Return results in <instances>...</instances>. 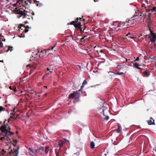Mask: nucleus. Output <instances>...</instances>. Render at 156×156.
<instances>
[{"instance_id": "nucleus-1", "label": "nucleus", "mask_w": 156, "mask_h": 156, "mask_svg": "<svg viewBox=\"0 0 156 156\" xmlns=\"http://www.w3.org/2000/svg\"><path fill=\"white\" fill-rule=\"evenodd\" d=\"M27 4L28 3L27 2L25 1V3L23 5L22 7L17 10L16 11L17 14L20 15L19 17H22L26 23H28L29 20H30L31 18L33 19V17L31 16V13L30 12Z\"/></svg>"}, {"instance_id": "nucleus-2", "label": "nucleus", "mask_w": 156, "mask_h": 156, "mask_svg": "<svg viewBox=\"0 0 156 156\" xmlns=\"http://www.w3.org/2000/svg\"><path fill=\"white\" fill-rule=\"evenodd\" d=\"M109 106L106 105L105 106H102L100 108L98 111V113L101 117L106 120H108L109 117L108 114L109 113Z\"/></svg>"}, {"instance_id": "nucleus-3", "label": "nucleus", "mask_w": 156, "mask_h": 156, "mask_svg": "<svg viewBox=\"0 0 156 156\" xmlns=\"http://www.w3.org/2000/svg\"><path fill=\"white\" fill-rule=\"evenodd\" d=\"M139 18V15H138L137 14H135L134 16H133L130 19H127L126 21L123 23V24L122 25V26H123L124 25L126 24H127V25H129L131 24H132L133 23L134 20L135 19H138ZM122 24L123 23H122Z\"/></svg>"}, {"instance_id": "nucleus-4", "label": "nucleus", "mask_w": 156, "mask_h": 156, "mask_svg": "<svg viewBox=\"0 0 156 156\" xmlns=\"http://www.w3.org/2000/svg\"><path fill=\"white\" fill-rule=\"evenodd\" d=\"M6 128V126L5 125H3L0 127V129L1 132L5 134L7 137L10 136L14 134L13 132L7 130Z\"/></svg>"}, {"instance_id": "nucleus-5", "label": "nucleus", "mask_w": 156, "mask_h": 156, "mask_svg": "<svg viewBox=\"0 0 156 156\" xmlns=\"http://www.w3.org/2000/svg\"><path fill=\"white\" fill-rule=\"evenodd\" d=\"M80 96V94H78V91H76L71 94L69 96V98L70 99L73 98H76Z\"/></svg>"}, {"instance_id": "nucleus-6", "label": "nucleus", "mask_w": 156, "mask_h": 156, "mask_svg": "<svg viewBox=\"0 0 156 156\" xmlns=\"http://www.w3.org/2000/svg\"><path fill=\"white\" fill-rule=\"evenodd\" d=\"M29 28L28 27H21L19 28V29H18V30L19 32L21 34L23 33L25 31V32L27 33L28 31V30L27 29V28Z\"/></svg>"}, {"instance_id": "nucleus-7", "label": "nucleus", "mask_w": 156, "mask_h": 156, "mask_svg": "<svg viewBox=\"0 0 156 156\" xmlns=\"http://www.w3.org/2000/svg\"><path fill=\"white\" fill-rule=\"evenodd\" d=\"M79 18H77L75 21H73L71 22V24L74 25L76 27H79L81 25V23L80 22L76 23L78 22Z\"/></svg>"}, {"instance_id": "nucleus-8", "label": "nucleus", "mask_w": 156, "mask_h": 156, "mask_svg": "<svg viewBox=\"0 0 156 156\" xmlns=\"http://www.w3.org/2000/svg\"><path fill=\"white\" fill-rule=\"evenodd\" d=\"M151 41L153 42H154L156 41V35L155 33L154 34H152V35H150V36L149 37Z\"/></svg>"}, {"instance_id": "nucleus-9", "label": "nucleus", "mask_w": 156, "mask_h": 156, "mask_svg": "<svg viewBox=\"0 0 156 156\" xmlns=\"http://www.w3.org/2000/svg\"><path fill=\"white\" fill-rule=\"evenodd\" d=\"M29 153L30 155L34 156L37 153V150H34L33 148H30L29 149Z\"/></svg>"}, {"instance_id": "nucleus-10", "label": "nucleus", "mask_w": 156, "mask_h": 156, "mask_svg": "<svg viewBox=\"0 0 156 156\" xmlns=\"http://www.w3.org/2000/svg\"><path fill=\"white\" fill-rule=\"evenodd\" d=\"M126 66L125 65L123 64L122 63H120L119 65H118V69L119 70H122V71H124V69L126 68Z\"/></svg>"}, {"instance_id": "nucleus-11", "label": "nucleus", "mask_w": 156, "mask_h": 156, "mask_svg": "<svg viewBox=\"0 0 156 156\" xmlns=\"http://www.w3.org/2000/svg\"><path fill=\"white\" fill-rule=\"evenodd\" d=\"M5 39L4 38L3 36H0V49H2L3 47V44L2 42L5 41Z\"/></svg>"}, {"instance_id": "nucleus-12", "label": "nucleus", "mask_w": 156, "mask_h": 156, "mask_svg": "<svg viewBox=\"0 0 156 156\" xmlns=\"http://www.w3.org/2000/svg\"><path fill=\"white\" fill-rule=\"evenodd\" d=\"M147 123L149 125H155L154 120L151 117L150 119L147 121Z\"/></svg>"}, {"instance_id": "nucleus-13", "label": "nucleus", "mask_w": 156, "mask_h": 156, "mask_svg": "<svg viewBox=\"0 0 156 156\" xmlns=\"http://www.w3.org/2000/svg\"><path fill=\"white\" fill-rule=\"evenodd\" d=\"M5 50L6 52H8L9 51L11 52L13 50L12 47L9 46H6L5 48Z\"/></svg>"}, {"instance_id": "nucleus-14", "label": "nucleus", "mask_w": 156, "mask_h": 156, "mask_svg": "<svg viewBox=\"0 0 156 156\" xmlns=\"http://www.w3.org/2000/svg\"><path fill=\"white\" fill-rule=\"evenodd\" d=\"M44 148L43 147H41L37 150V153L42 154L43 153Z\"/></svg>"}, {"instance_id": "nucleus-15", "label": "nucleus", "mask_w": 156, "mask_h": 156, "mask_svg": "<svg viewBox=\"0 0 156 156\" xmlns=\"http://www.w3.org/2000/svg\"><path fill=\"white\" fill-rule=\"evenodd\" d=\"M146 11L149 12L151 13L154 12H156V7H154L152 9H150L149 10H148L147 9H146Z\"/></svg>"}, {"instance_id": "nucleus-16", "label": "nucleus", "mask_w": 156, "mask_h": 156, "mask_svg": "<svg viewBox=\"0 0 156 156\" xmlns=\"http://www.w3.org/2000/svg\"><path fill=\"white\" fill-rule=\"evenodd\" d=\"M19 149V148H18V149L17 150L15 149L14 151V152H12L13 154V155L14 156H18L19 154V151L18 150Z\"/></svg>"}, {"instance_id": "nucleus-17", "label": "nucleus", "mask_w": 156, "mask_h": 156, "mask_svg": "<svg viewBox=\"0 0 156 156\" xmlns=\"http://www.w3.org/2000/svg\"><path fill=\"white\" fill-rule=\"evenodd\" d=\"M134 66L135 67L138 69H141V68L139 67V66H141L137 62L135 63L134 64Z\"/></svg>"}, {"instance_id": "nucleus-18", "label": "nucleus", "mask_w": 156, "mask_h": 156, "mask_svg": "<svg viewBox=\"0 0 156 156\" xmlns=\"http://www.w3.org/2000/svg\"><path fill=\"white\" fill-rule=\"evenodd\" d=\"M143 74L144 75V76H148L150 74V73L149 72L144 71L143 72Z\"/></svg>"}, {"instance_id": "nucleus-19", "label": "nucleus", "mask_w": 156, "mask_h": 156, "mask_svg": "<svg viewBox=\"0 0 156 156\" xmlns=\"http://www.w3.org/2000/svg\"><path fill=\"white\" fill-rule=\"evenodd\" d=\"M95 144L94 141H92L90 143V148L92 149H93L95 147Z\"/></svg>"}, {"instance_id": "nucleus-20", "label": "nucleus", "mask_w": 156, "mask_h": 156, "mask_svg": "<svg viewBox=\"0 0 156 156\" xmlns=\"http://www.w3.org/2000/svg\"><path fill=\"white\" fill-rule=\"evenodd\" d=\"M118 59H119L120 61V62H122L123 63H124L126 61H125L126 58H123V57L119 58L118 57Z\"/></svg>"}, {"instance_id": "nucleus-21", "label": "nucleus", "mask_w": 156, "mask_h": 156, "mask_svg": "<svg viewBox=\"0 0 156 156\" xmlns=\"http://www.w3.org/2000/svg\"><path fill=\"white\" fill-rule=\"evenodd\" d=\"M58 145L60 149L63 146V145L64 144V143L62 141H61V140L59 141L58 142Z\"/></svg>"}, {"instance_id": "nucleus-22", "label": "nucleus", "mask_w": 156, "mask_h": 156, "mask_svg": "<svg viewBox=\"0 0 156 156\" xmlns=\"http://www.w3.org/2000/svg\"><path fill=\"white\" fill-rule=\"evenodd\" d=\"M115 45L114 46V45H113L112 46V47L111 49V51L112 52L115 51L117 50V47H115Z\"/></svg>"}, {"instance_id": "nucleus-23", "label": "nucleus", "mask_w": 156, "mask_h": 156, "mask_svg": "<svg viewBox=\"0 0 156 156\" xmlns=\"http://www.w3.org/2000/svg\"><path fill=\"white\" fill-rule=\"evenodd\" d=\"M118 51H119L121 52H122L124 51V49L122 47L118 46ZM118 52L119 51H118Z\"/></svg>"}, {"instance_id": "nucleus-24", "label": "nucleus", "mask_w": 156, "mask_h": 156, "mask_svg": "<svg viewBox=\"0 0 156 156\" xmlns=\"http://www.w3.org/2000/svg\"><path fill=\"white\" fill-rule=\"evenodd\" d=\"M118 125L119 124L118 123V133H120L121 131L122 128Z\"/></svg>"}, {"instance_id": "nucleus-25", "label": "nucleus", "mask_w": 156, "mask_h": 156, "mask_svg": "<svg viewBox=\"0 0 156 156\" xmlns=\"http://www.w3.org/2000/svg\"><path fill=\"white\" fill-rule=\"evenodd\" d=\"M48 147H49L48 146L46 147H45V152L46 154H48L49 151Z\"/></svg>"}, {"instance_id": "nucleus-26", "label": "nucleus", "mask_w": 156, "mask_h": 156, "mask_svg": "<svg viewBox=\"0 0 156 156\" xmlns=\"http://www.w3.org/2000/svg\"><path fill=\"white\" fill-rule=\"evenodd\" d=\"M148 12V18H147L149 20L151 21V15L152 13L149 12Z\"/></svg>"}, {"instance_id": "nucleus-27", "label": "nucleus", "mask_w": 156, "mask_h": 156, "mask_svg": "<svg viewBox=\"0 0 156 156\" xmlns=\"http://www.w3.org/2000/svg\"><path fill=\"white\" fill-rule=\"evenodd\" d=\"M117 27H119L118 29V30H121V32L122 30H123L124 29V28L123 27H122L121 28H120V27L119 25H118Z\"/></svg>"}, {"instance_id": "nucleus-28", "label": "nucleus", "mask_w": 156, "mask_h": 156, "mask_svg": "<svg viewBox=\"0 0 156 156\" xmlns=\"http://www.w3.org/2000/svg\"><path fill=\"white\" fill-rule=\"evenodd\" d=\"M137 14L138 15H139V18H138V19L139 18L140 19H141V18H142V17H143V16H142V15L141 14H139L137 12H136V14Z\"/></svg>"}, {"instance_id": "nucleus-29", "label": "nucleus", "mask_w": 156, "mask_h": 156, "mask_svg": "<svg viewBox=\"0 0 156 156\" xmlns=\"http://www.w3.org/2000/svg\"><path fill=\"white\" fill-rule=\"evenodd\" d=\"M87 84V82L86 80H84L82 83L83 86H84V85Z\"/></svg>"}, {"instance_id": "nucleus-30", "label": "nucleus", "mask_w": 156, "mask_h": 156, "mask_svg": "<svg viewBox=\"0 0 156 156\" xmlns=\"http://www.w3.org/2000/svg\"><path fill=\"white\" fill-rule=\"evenodd\" d=\"M86 37V36H85L84 37H83L81 38L80 39V41L82 42L84 41L85 40H84V38Z\"/></svg>"}, {"instance_id": "nucleus-31", "label": "nucleus", "mask_w": 156, "mask_h": 156, "mask_svg": "<svg viewBox=\"0 0 156 156\" xmlns=\"http://www.w3.org/2000/svg\"><path fill=\"white\" fill-rule=\"evenodd\" d=\"M54 66L52 65H50V66L48 67L47 68H49V69H54Z\"/></svg>"}, {"instance_id": "nucleus-32", "label": "nucleus", "mask_w": 156, "mask_h": 156, "mask_svg": "<svg viewBox=\"0 0 156 156\" xmlns=\"http://www.w3.org/2000/svg\"><path fill=\"white\" fill-rule=\"evenodd\" d=\"M123 72L124 71H123L122 72H118V75H120L123 74Z\"/></svg>"}, {"instance_id": "nucleus-33", "label": "nucleus", "mask_w": 156, "mask_h": 156, "mask_svg": "<svg viewBox=\"0 0 156 156\" xmlns=\"http://www.w3.org/2000/svg\"><path fill=\"white\" fill-rule=\"evenodd\" d=\"M112 142H113V143L114 145H116V144H117L116 142L115 141H114L113 139H112Z\"/></svg>"}, {"instance_id": "nucleus-34", "label": "nucleus", "mask_w": 156, "mask_h": 156, "mask_svg": "<svg viewBox=\"0 0 156 156\" xmlns=\"http://www.w3.org/2000/svg\"><path fill=\"white\" fill-rule=\"evenodd\" d=\"M83 90V89H81V88H80V89L78 90H77V91H78V94H79V92L81 91L82 92V91Z\"/></svg>"}, {"instance_id": "nucleus-35", "label": "nucleus", "mask_w": 156, "mask_h": 156, "mask_svg": "<svg viewBox=\"0 0 156 156\" xmlns=\"http://www.w3.org/2000/svg\"><path fill=\"white\" fill-rule=\"evenodd\" d=\"M128 35H129L128 34H127V36H128V37H129V38H132V39H134L135 38L134 37H131V36H128Z\"/></svg>"}, {"instance_id": "nucleus-36", "label": "nucleus", "mask_w": 156, "mask_h": 156, "mask_svg": "<svg viewBox=\"0 0 156 156\" xmlns=\"http://www.w3.org/2000/svg\"><path fill=\"white\" fill-rule=\"evenodd\" d=\"M19 2V1H17V2H16V4H13V5L14 6V7H16V6L17 5L16 4L18 3Z\"/></svg>"}, {"instance_id": "nucleus-37", "label": "nucleus", "mask_w": 156, "mask_h": 156, "mask_svg": "<svg viewBox=\"0 0 156 156\" xmlns=\"http://www.w3.org/2000/svg\"><path fill=\"white\" fill-rule=\"evenodd\" d=\"M47 71H53V69H49V68H47Z\"/></svg>"}, {"instance_id": "nucleus-38", "label": "nucleus", "mask_w": 156, "mask_h": 156, "mask_svg": "<svg viewBox=\"0 0 156 156\" xmlns=\"http://www.w3.org/2000/svg\"><path fill=\"white\" fill-rule=\"evenodd\" d=\"M52 71H49V72L48 73H46V75H48V74H49V73H52ZM46 72H47V71H46Z\"/></svg>"}, {"instance_id": "nucleus-39", "label": "nucleus", "mask_w": 156, "mask_h": 156, "mask_svg": "<svg viewBox=\"0 0 156 156\" xmlns=\"http://www.w3.org/2000/svg\"><path fill=\"white\" fill-rule=\"evenodd\" d=\"M12 118H13L12 116L10 117L8 120V122H9L11 120V119Z\"/></svg>"}, {"instance_id": "nucleus-40", "label": "nucleus", "mask_w": 156, "mask_h": 156, "mask_svg": "<svg viewBox=\"0 0 156 156\" xmlns=\"http://www.w3.org/2000/svg\"><path fill=\"white\" fill-rule=\"evenodd\" d=\"M150 34H151L150 35H152V34H154V33L153 32V31L152 30H150Z\"/></svg>"}, {"instance_id": "nucleus-41", "label": "nucleus", "mask_w": 156, "mask_h": 156, "mask_svg": "<svg viewBox=\"0 0 156 156\" xmlns=\"http://www.w3.org/2000/svg\"><path fill=\"white\" fill-rule=\"evenodd\" d=\"M3 110V107L1 106H0V112H1Z\"/></svg>"}, {"instance_id": "nucleus-42", "label": "nucleus", "mask_w": 156, "mask_h": 156, "mask_svg": "<svg viewBox=\"0 0 156 156\" xmlns=\"http://www.w3.org/2000/svg\"><path fill=\"white\" fill-rule=\"evenodd\" d=\"M12 90H13L14 91H16L17 90L16 87H14V88Z\"/></svg>"}, {"instance_id": "nucleus-43", "label": "nucleus", "mask_w": 156, "mask_h": 156, "mask_svg": "<svg viewBox=\"0 0 156 156\" xmlns=\"http://www.w3.org/2000/svg\"><path fill=\"white\" fill-rule=\"evenodd\" d=\"M74 154H77V155H79L80 154V153L79 152H77L76 153H74Z\"/></svg>"}, {"instance_id": "nucleus-44", "label": "nucleus", "mask_w": 156, "mask_h": 156, "mask_svg": "<svg viewBox=\"0 0 156 156\" xmlns=\"http://www.w3.org/2000/svg\"><path fill=\"white\" fill-rule=\"evenodd\" d=\"M139 57H137L135 61H138L139 60Z\"/></svg>"}, {"instance_id": "nucleus-45", "label": "nucleus", "mask_w": 156, "mask_h": 156, "mask_svg": "<svg viewBox=\"0 0 156 156\" xmlns=\"http://www.w3.org/2000/svg\"><path fill=\"white\" fill-rule=\"evenodd\" d=\"M146 12H145V13H144L143 14V15L145 16H146V15H147V13H146L147 12V11H146Z\"/></svg>"}, {"instance_id": "nucleus-46", "label": "nucleus", "mask_w": 156, "mask_h": 156, "mask_svg": "<svg viewBox=\"0 0 156 156\" xmlns=\"http://www.w3.org/2000/svg\"><path fill=\"white\" fill-rule=\"evenodd\" d=\"M130 60V59H127L126 58V62H127L128 61H129Z\"/></svg>"}, {"instance_id": "nucleus-47", "label": "nucleus", "mask_w": 156, "mask_h": 156, "mask_svg": "<svg viewBox=\"0 0 156 156\" xmlns=\"http://www.w3.org/2000/svg\"><path fill=\"white\" fill-rule=\"evenodd\" d=\"M4 139V137H2L0 138V140H3Z\"/></svg>"}, {"instance_id": "nucleus-48", "label": "nucleus", "mask_w": 156, "mask_h": 156, "mask_svg": "<svg viewBox=\"0 0 156 156\" xmlns=\"http://www.w3.org/2000/svg\"><path fill=\"white\" fill-rule=\"evenodd\" d=\"M19 36L20 37H24V36H22V35H19Z\"/></svg>"}, {"instance_id": "nucleus-49", "label": "nucleus", "mask_w": 156, "mask_h": 156, "mask_svg": "<svg viewBox=\"0 0 156 156\" xmlns=\"http://www.w3.org/2000/svg\"><path fill=\"white\" fill-rule=\"evenodd\" d=\"M100 52L101 53H103V51L102 50H100Z\"/></svg>"}, {"instance_id": "nucleus-50", "label": "nucleus", "mask_w": 156, "mask_h": 156, "mask_svg": "<svg viewBox=\"0 0 156 156\" xmlns=\"http://www.w3.org/2000/svg\"><path fill=\"white\" fill-rule=\"evenodd\" d=\"M84 87V86H83V84H82V85L81 86L80 88H81V89H83V88Z\"/></svg>"}, {"instance_id": "nucleus-51", "label": "nucleus", "mask_w": 156, "mask_h": 156, "mask_svg": "<svg viewBox=\"0 0 156 156\" xmlns=\"http://www.w3.org/2000/svg\"><path fill=\"white\" fill-rule=\"evenodd\" d=\"M9 88L11 90L13 89L12 88V87L11 86H10Z\"/></svg>"}, {"instance_id": "nucleus-52", "label": "nucleus", "mask_w": 156, "mask_h": 156, "mask_svg": "<svg viewBox=\"0 0 156 156\" xmlns=\"http://www.w3.org/2000/svg\"><path fill=\"white\" fill-rule=\"evenodd\" d=\"M31 13H32V15H34V13L33 12H32L31 13Z\"/></svg>"}, {"instance_id": "nucleus-53", "label": "nucleus", "mask_w": 156, "mask_h": 156, "mask_svg": "<svg viewBox=\"0 0 156 156\" xmlns=\"http://www.w3.org/2000/svg\"><path fill=\"white\" fill-rule=\"evenodd\" d=\"M8 128L9 129V131L11 129L9 127H8Z\"/></svg>"}, {"instance_id": "nucleus-54", "label": "nucleus", "mask_w": 156, "mask_h": 156, "mask_svg": "<svg viewBox=\"0 0 156 156\" xmlns=\"http://www.w3.org/2000/svg\"><path fill=\"white\" fill-rule=\"evenodd\" d=\"M54 48V47L51 48V50H52Z\"/></svg>"}, {"instance_id": "nucleus-55", "label": "nucleus", "mask_w": 156, "mask_h": 156, "mask_svg": "<svg viewBox=\"0 0 156 156\" xmlns=\"http://www.w3.org/2000/svg\"><path fill=\"white\" fill-rule=\"evenodd\" d=\"M149 30L150 31V30H151V29H150V28H149Z\"/></svg>"}, {"instance_id": "nucleus-56", "label": "nucleus", "mask_w": 156, "mask_h": 156, "mask_svg": "<svg viewBox=\"0 0 156 156\" xmlns=\"http://www.w3.org/2000/svg\"><path fill=\"white\" fill-rule=\"evenodd\" d=\"M15 142H16H16H17V141H16V140H15Z\"/></svg>"}, {"instance_id": "nucleus-57", "label": "nucleus", "mask_w": 156, "mask_h": 156, "mask_svg": "<svg viewBox=\"0 0 156 156\" xmlns=\"http://www.w3.org/2000/svg\"><path fill=\"white\" fill-rule=\"evenodd\" d=\"M116 140H117V138H116Z\"/></svg>"}, {"instance_id": "nucleus-58", "label": "nucleus", "mask_w": 156, "mask_h": 156, "mask_svg": "<svg viewBox=\"0 0 156 156\" xmlns=\"http://www.w3.org/2000/svg\"><path fill=\"white\" fill-rule=\"evenodd\" d=\"M120 23V22L119 23H119Z\"/></svg>"}, {"instance_id": "nucleus-59", "label": "nucleus", "mask_w": 156, "mask_h": 156, "mask_svg": "<svg viewBox=\"0 0 156 156\" xmlns=\"http://www.w3.org/2000/svg\"><path fill=\"white\" fill-rule=\"evenodd\" d=\"M49 50H48L49 51ZM47 51H48V52H49V51H48V50H47Z\"/></svg>"}, {"instance_id": "nucleus-60", "label": "nucleus", "mask_w": 156, "mask_h": 156, "mask_svg": "<svg viewBox=\"0 0 156 156\" xmlns=\"http://www.w3.org/2000/svg\"><path fill=\"white\" fill-rule=\"evenodd\" d=\"M49 50H48L49 51ZM47 51H48V52H49V51H48V50H47Z\"/></svg>"}, {"instance_id": "nucleus-61", "label": "nucleus", "mask_w": 156, "mask_h": 156, "mask_svg": "<svg viewBox=\"0 0 156 156\" xmlns=\"http://www.w3.org/2000/svg\"><path fill=\"white\" fill-rule=\"evenodd\" d=\"M109 72H112L111 71H109Z\"/></svg>"}, {"instance_id": "nucleus-62", "label": "nucleus", "mask_w": 156, "mask_h": 156, "mask_svg": "<svg viewBox=\"0 0 156 156\" xmlns=\"http://www.w3.org/2000/svg\"><path fill=\"white\" fill-rule=\"evenodd\" d=\"M140 73H141V71L140 70Z\"/></svg>"}]
</instances>
